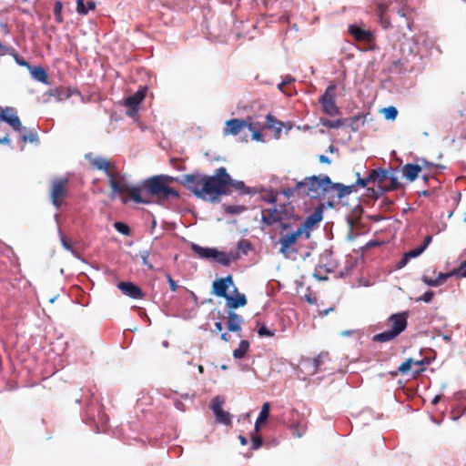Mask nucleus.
Returning a JSON list of instances; mask_svg holds the SVG:
<instances>
[{"mask_svg": "<svg viewBox=\"0 0 466 466\" xmlns=\"http://www.w3.org/2000/svg\"><path fill=\"white\" fill-rule=\"evenodd\" d=\"M355 190V185L345 186L332 182L327 175H313L302 180H295V185L283 188L281 194L288 198L309 197L312 199H320L325 194L337 191V198L341 199Z\"/></svg>", "mask_w": 466, "mask_h": 466, "instance_id": "obj_1", "label": "nucleus"}, {"mask_svg": "<svg viewBox=\"0 0 466 466\" xmlns=\"http://www.w3.org/2000/svg\"><path fill=\"white\" fill-rule=\"evenodd\" d=\"M230 175L224 167L218 168L214 175L205 176L202 190L205 191V200L216 201L219 196L228 195Z\"/></svg>", "mask_w": 466, "mask_h": 466, "instance_id": "obj_2", "label": "nucleus"}, {"mask_svg": "<svg viewBox=\"0 0 466 466\" xmlns=\"http://www.w3.org/2000/svg\"><path fill=\"white\" fill-rule=\"evenodd\" d=\"M143 188L148 195L161 199L177 198L179 197L178 192L165 185L158 176H153L144 180Z\"/></svg>", "mask_w": 466, "mask_h": 466, "instance_id": "obj_3", "label": "nucleus"}, {"mask_svg": "<svg viewBox=\"0 0 466 466\" xmlns=\"http://www.w3.org/2000/svg\"><path fill=\"white\" fill-rule=\"evenodd\" d=\"M336 85H329L319 99L323 112L329 116H335L339 114V107L336 105Z\"/></svg>", "mask_w": 466, "mask_h": 466, "instance_id": "obj_4", "label": "nucleus"}, {"mask_svg": "<svg viewBox=\"0 0 466 466\" xmlns=\"http://www.w3.org/2000/svg\"><path fill=\"white\" fill-rule=\"evenodd\" d=\"M181 184L194 193L198 198L205 199V191L202 190L205 183V175L186 174L181 176Z\"/></svg>", "mask_w": 466, "mask_h": 466, "instance_id": "obj_5", "label": "nucleus"}, {"mask_svg": "<svg viewBox=\"0 0 466 466\" xmlns=\"http://www.w3.org/2000/svg\"><path fill=\"white\" fill-rule=\"evenodd\" d=\"M68 180L63 177L54 178L51 182V201L58 209L62 206L63 199L67 196L66 185Z\"/></svg>", "mask_w": 466, "mask_h": 466, "instance_id": "obj_6", "label": "nucleus"}, {"mask_svg": "<svg viewBox=\"0 0 466 466\" xmlns=\"http://www.w3.org/2000/svg\"><path fill=\"white\" fill-rule=\"evenodd\" d=\"M323 218V205H320L315 208L312 214L308 216L304 222H302L299 228L305 233V238L308 239L310 237V230L316 224L320 222Z\"/></svg>", "mask_w": 466, "mask_h": 466, "instance_id": "obj_7", "label": "nucleus"}, {"mask_svg": "<svg viewBox=\"0 0 466 466\" xmlns=\"http://www.w3.org/2000/svg\"><path fill=\"white\" fill-rule=\"evenodd\" d=\"M0 119L9 124L15 131H25L26 128L21 124L16 111L13 107H5L0 113Z\"/></svg>", "mask_w": 466, "mask_h": 466, "instance_id": "obj_8", "label": "nucleus"}, {"mask_svg": "<svg viewBox=\"0 0 466 466\" xmlns=\"http://www.w3.org/2000/svg\"><path fill=\"white\" fill-rule=\"evenodd\" d=\"M236 287L231 275L218 279L213 282V294L225 299L229 296L227 293L228 289Z\"/></svg>", "mask_w": 466, "mask_h": 466, "instance_id": "obj_9", "label": "nucleus"}, {"mask_svg": "<svg viewBox=\"0 0 466 466\" xmlns=\"http://www.w3.org/2000/svg\"><path fill=\"white\" fill-rule=\"evenodd\" d=\"M377 8H378L379 16H380L381 22L384 24L385 27H388L390 25L389 18L391 17V15L393 14H396V15H400V17H401V18H405L406 17V12H405V10L403 8H398V9L391 8L390 10V15L388 17L387 16V11L389 9V5L386 2H380V3H378Z\"/></svg>", "mask_w": 466, "mask_h": 466, "instance_id": "obj_10", "label": "nucleus"}, {"mask_svg": "<svg viewBox=\"0 0 466 466\" xmlns=\"http://www.w3.org/2000/svg\"><path fill=\"white\" fill-rule=\"evenodd\" d=\"M284 217L283 209L273 207L262 210L261 219L266 226H272L276 223L281 222Z\"/></svg>", "mask_w": 466, "mask_h": 466, "instance_id": "obj_11", "label": "nucleus"}, {"mask_svg": "<svg viewBox=\"0 0 466 466\" xmlns=\"http://www.w3.org/2000/svg\"><path fill=\"white\" fill-rule=\"evenodd\" d=\"M409 313L407 311L401 313L392 314L389 318V321L392 324L391 330L398 337L403 332L408 325L407 319Z\"/></svg>", "mask_w": 466, "mask_h": 466, "instance_id": "obj_12", "label": "nucleus"}, {"mask_svg": "<svg viewBox=\"0 0 466 466\" xmlns=\"http://www.w3.org/2000/svg\"><path fill=\"white\" fill-rule=\"evenodd\" d=\"M239 258L238 250H230L229 252L219 251L217 248L214 252L213 259L224 267H228L233 260Z\"/></svg>", "mask_w": 466, "mask_h": 466, "instance_id": "obj_13", "label": "nucleus"}, {"mask_svg": "<svg viewBox=\"0 0 466 466\" xmlns=\"http://www.w3.org/2000/svg\"><path fill=\"white\" fill-rule=\"evenodd\" d=\"M117 288L124 295L128 296L131 299H138L143 297L141 289L132 282H119L117 284Z\"/></svg>", "mask_w": 466, "mask_h": 466, "instance_id": "obj_14", "label": "nucleus"}, {"mask_svg": "<svg viewBox=\"0 0 466 466\" xmlns=\"http://www.w3.org/2000/svg\"><path fill=\"white\" fill-rule=\"evenodd\" d=\"M248 119H238L233 118L229 119L226 122V127L224 129L225 135H238L241 131L243 127H248Z\"/></svg>", "mask_w": 466, "mask_h": 466, "instance_id": "obj_15", "label": "nucleus"}, {"mask_svg": "<svg viewBox=\"0 0 466 466\" xmlns=\"http://www.w3.org/2000/svg\"><path fill=\"white\" fill-rule=\"evenodd\" d=\"M234 292L236 293L234 297L229 295L226 299V307L228 309H238L247 305L246 296L242 293H239L236 287H234Z\"/></svg>", "mask_w": 466, "mask_h": 466, "instance_id": "obj_16", "label": "nucleus"}, {"mask_svg": "<svg viewBox=\"0 0 466 466\" xmlns=\"http://www.w3.org/2000/svg\"><path fill=\"white\" fill-rule=\"evenodd\" d=\"M85 157H86V159L89 160V162L93 166V167H95L98 170L105 171L107 177H108V174H113L109 170L110 163L105 157H93L91 154H86Z\"/></svg>", "mask_w": 466, "mask_h": 466, "instance_id": "obj_17", "label": "nucleus"}, {"mask_svg": "<svg viewBox=\"0 0 466 466\" xmlns=\"http://www.w3.org/2000/svg\"><path fill=\"white\" fill-rule=\"evenodd\" d=\"M244 321L243 318L234 312L233 310H228V321L227 327L228 331L231 332H239L241 331V324Z\"/></svg>", "mask_w": 466, "mask_h": 466, "instance_id": "obj_18", "label": "nucleus"}, {"mask_svg": "<svg viewBox=\"0 0 466 466\" xmlns=\"http://www.w3.org/2000/svg\"><path fill=\"white\" fill-rule=\"evenodd\" d=\"M350 33L358 41L370 43L373 39V35L370 31L365 30L356 25H352L350 26Z\"/></svg>", "mask_w": 466, "mask_h": 466, "instance_id": "obj_19", "label": "nucleus"}, {"mask_svg": "<svg viewBox=\"0 0 466 466\" xmlns=\"http://www.w3.org/2000/svg\"><path fill=\"white\" fill-rule=\"evenodd\" d=\"M147 87L139 89L136 94L127 96L125 99V106L127 107H131L133 110L137 109L140 103L144 100L146 96Z\"/></svg>", "mask_w": 466, "mask_h": 466, "instance_id": "obj_20", "label": "nucleus"}, {"mask_svg": "<svg viewBox=\"0 0 466 466\" xmlns=\"http://www.w3.org/2000/svg\"><path fill=\"white\" fill-rule=\"evenodd\" d=\"M191 249L192 251L202 259H213L215 248H205L201 247L198 244L192 243L191 244Z\"/></svg>", "mask_w": 466, "mask_h": 466, "instance_id": "obj_21", "label": "nucleus"}, {"mask_svg": "<svg viewBox=\"0 0 466 466\" xmlns=\"http://www.w3.org/2000/svg\"><path fill=\"white\" fill-rule=\"evenodd\" d=\"M269 411H270V403L265 402L262 405L261 410H260L258 417L257 418L256 422H255L254 431L256 432H258L260 431L261 425H263L267 422L268 416H269Z\"/></svg>", "mask_w": 466, "mask_h": 466, "instance_id": "obj_22", "label": "nucleus"}, {"mask_svg": "<svg viewBox=\"0 0 466 466\" xmlns=\"http://www.w3.org/2000/svg\"><path fill=\"white\" fill-rule=\"evenodd\" d=\"M302 235H305V233L299 227L296 230H294L291 233L282 234L281 237L279 238V240L283 241L284 247L292 246Z\"/></svg>", "mask_w": 466, "mask_h": 466, "instance_id": "obj_23", "label": "nucleus"}, {"mask_svg": "<svg viewBox=\"0 0 466 466\" xmlns=\"http://www.w3.org/2000/svg\"><path fill=\"white\" fill-rule=\"evenodd\" d=\"M421 167L418 164H406L403 167L404 177L410 182L419 177Z\"/></svg>", "mask_w": 466, "mask_h": 466, "instance_id": "obj_24", "label": "nucleus"}, {"mask_svg": "<svg viewBox=\"0 0 466 466\" xmlns=\"http://www.w3.org/2000/svg\"><path fill=\"white\" fill-rule=\"evenodd\" d=\"M28 70L31 74V76L35 81L41 82L43 84H48V76L44 67L31 66Z\"/></svg>", "mask_w": 466, "mask_h": 466, "instance_id": "obj_25", "label": "nucleus"}, {"mask_svg": "<svg viewBox=\"0 0 466 466\" xmlns=\"http://www.w3.org/2000/svg\"><path fill=\"white\" fill-rule=\"evenodd\" d=\"M369 114H359L348 119V126L352 131H359L365 124Z\"/></svg>", "mask_w": 466, "mask_h": 466, "instance_id": "obj_26", "label": "nucleus"}, {"mask_svg": "<svg viewBox=\"0 0 466 466\" xmlns=\"http://www.w3.org/2000/svg\"><path fill=\"white\" fill-rule=\"evenodd\" d=\"M369 175L371 183L380 184L386 181L389 177V172L381 167L372 169Z\"/></svg>", "mask_w": 466, "mask_h": 466, "instance_id": "obj_27", "label": "nucleus"}, {"mask_svg": "<svg viewBox=\"0 0 466 466\" xmlns=\"http://www.w3.org/2000/svg\"><path fill=\"white\" fill-rule=\"evenodd\" d=\"M234 189L242 195H248L250 193V189L245 185L243 181L235 180L230 177L228 182V190L231 192Z\"/></svg>", "mask_w": 466, "mask_h": 466, "instance_id": "obj_28", "label": "nucleus"}, {"mask_svg": "<svg viewBox=\"0 0 466 466\" xmlns=\"http://www.w3.org/2000/svg\"><path fill=\"white\" fill-rule=\"evenodd\" d=\"M130 198L137 204H149L150 200L142 197L138 187H132L127 192Z\"/></svg>", "mask_w": 466, "mask_h": 466, "instance_id": "obj_29", "label": "nucleus"}, {"mask_svg": "<svg viewBox=\"0 0 466 466\" xmlns=\"http://www.w3.org/2000/svg\"><path fill=\"white\" fill-rule=\"evenodd\" d=\"M249 342L246 339H242L238 347L233 350V357L236 360H241L245 357L246 353L248 351Z\"/></svg>", "mask_w": 466, "mask_h": 466, "instance_id": "obj_30", "label": "nucleus"}, {"mask_svg": "<svg viewBox=\"0 0 466 466\" xmlns=\"http://www.w3.org/2000/svg\"><path fill=\"white\" fill-rule=\"evenodd\" d=\"M397 336L394 334V332L391 329H389L376 334L372 339L375 342L384 343L394 339Z\"/></svg>", "mask_w": 466, "mask_h": 466, "instance_id": "obj_31", "label": "nucleus"}, {"mask_svg": "<svg viewBox=\"0 0 466 466\" xmlns=\"http://www.w3.org/2000/svg\"><path fill=\"white\" fill-rule=\"evenodd\" d=\"M252 246L249 240L242 238L237 243V248L239 253V257L242 255H247L248 251L251 249Z\"/></svg>", "mask_w": 466, "mask_h": 466, "instance_id": "obj_32", "label": "nucleus"}, {"mask_svg": "<svg viewBox=\"0 0 466 466\" xmlns=\"http://www.w3.org/2000/svg\"><path fill=\"white\" fill-rule=\"evenodd\" d=\"M319 121L320 124L327 128H339L345 123L342 119L330 120L323 117H321Z\"/></svg>", "mask_w": 466, "mask_h": 466, "instance_id": "obj_33", "label": "nucleus"}, {"mask_svg": "<svg viewBox=\"0 0 466 466\" xmlns=\"http://www.w3.org/2000/svg\"><path fill=\"white\" fill-rule=\"evenodd\" d=\"M109 185L112 189L111 196L116 194H122L125 192V188L120 187V183L115 179L114 174H108Z\"/></svg>", "mask_w": 466, "mask_h": 466, "instance_id": "obj_34", "label": "nucleus"}, {"mask_svg": "<svg viewBox=\"0 0 466 466\" xmlns=\"http://www.w3.org/2000/svg\"><path fill=\"white\" fill-rule=\"evenodd\" d=\"M216 421L224 425L231 424V416L229 412L222 410L221 411L215 414Z\"/></svg>", "mask_w": 466, "mask_h": 466, "instance_id": "obj_35", "label": "nucleus"}, {"mask_svg": "<svg viewBox=\"0 0 466 466\" xmlns=\"http://www.w3.org/2000/svg\"><path fill=\"white\" fill-rule=\"evenodd\" d=\"M224 404V399L220 396L215 397L211 402H210V409L213 411L214 414H217L218 412L221 411L222 405Z\"/></svg>", "mask_w": 466, "mask_h": 466, "instance_id": "obj_36", "label": "nucleus"}, {"mask_svg": "<svg viewBox=\"0 0 466 466\" xmlns=\"http://www.w3.org/2000/svg\"><path fill=\"white\" fill-rule=\"evenodd\" d=\"M246 210V207L241 205H228L225 207V212L230 215H238Z\"/></svg>", "mask_w": 466, "mask_h": 466, "instance_id": "obj_37", "label": "nucleus"}, {"mask_svg": "<svg viewBox=\"0 0 466 466\" xmlns=\"http://www.w3.org/2000/svg\"><path fill=\"white\" fill-rule=\"evenodd\" d=\"M62 9H63L62 2L56 1L55 5H54V15H55L56 21L58 24H61L64 21L63 16H62Z\"/></svg>", "mask_w": 466, "mask_h": 466, "instance_id": "obj_38", "label": "nucleus"}, {"mask_svg": "<svg viewBox=\"0 0 466 466\" xmlns=\"http://www.w3.org/2000/svg\"><path fill=\"white\" fill-rule=\"evenodd\" d=\"M384 117L388 120H394L397 117L398 110L395 106H388L382 109Z\"/></svg>", "mask_w": 466, "mask_h": 466, "instance_id": "obj_39", "label": "nucleus"}, {"mask_svg": "<svg viewBox=\"0 0 466 466\" xmlns=\"http://www.w3.org/2000/svg\"><path fill=\"white\" fill-rule=\"evenodd\" d=\"M114 228L117 232L122 235L128 236L130 234V228L124 222L116 221L114 223Z\"/></svg>", "mask_w": 466, "mask_h": 466, "instance_id": "obj_40", "label": "nucleus"}, {"mask_svg": "<svg viewBox=\"0 0 466 466\" xmlns=\"http://www.w3.org/2000/svg\"><path fill=\"white\" fill-rule=\"evenodd\" d=\"M279 243L280 244V249L279 252L286 258H289L291 254H296L297 250L292 248V246H287L284 247L283 241L279 240Z\"/></svg>", "mask_w": 466, "mask_h": 466, "instance_id": "obj_41", "label": "nucleus"}, {"mask_svg": "<svg viewBox=\"0 0 466 466\" xmlns=\"http://www.w3.org/2000/svg\"><path fill=\"white\" fill-rule=\"evenodd\" d=\"M252 446L251 449L256 451L258 450L263 444V439L258 435V432L251 434Z\"/></svg>", "mask_w": 466, "mask_h": 466, "instance_id": "obj_42", "label": "nucleus"}, {"mask_svg": "<svg viewBox=\"0 0 466 466\" xmlns=\"http://www.w3.org/2000/svg\"><path fill=\"white\" fill-rule=\"evenodd\" d=\"M58 234H59L60 241H61V244H62L63 248L65 249L70 251L74 256L77 257L76 251L72 248V246L64 238L60 228H58Z\"/></svg>", "mask_w": 466, "mask_h": 466, "instance_id": "obj_43", "label": "nucleus"}, {"mask_svg": "<svg viewBox=\"0 0 466 466\" xmlns=\"http://www.w3.org/2000/svg\"><path fill=\"white\" fill-rule=\"evenodd\" d=\"M25 133L22 135L21 138L24 143L30 142L35 143L38 141V137L36 133L30 132L26 133V130L24 131Z\"/></svg>", "mask_w": 466, "mask_h": 466, "instance_id": "obj_44", "label": "nucleus"}, {"mask_svg": "<svg viewBox=\"0 0 466 466\" xmlns=\"http://www.w3.org/2000/svg\"><path fill=\"white\" fill-rule=\"evenodd\" d=\"M414 360L412 359L406 360L403 363H401L399 367V372L402 374H406L409 370H410Z\"/></svg>", "mask_w": 466, "mask_h": 466, "instance_id": "obj_45", "label": "nucleus"}, {"mask_svg": "<svg viewBox=\"0 0 466 466\" xmlns=\"http://www.w3.org/2000/svg\"><path fill=\"white\" fill-rule=\"evenodd\" d=\"M150 255V252L149 250L147 249H144V250H141L139 252V257L141 258L142 259V263L144 266H147L149 269H152L153 268V266L152 264L149 263L148 261V257Z\"/></svg>", "mask_w": 466, "mask_h": 466, "instance_id": "obj_46", "label": "nucleus"}, {"mask_svg": "<svg viewBox=\"0 0 466 466\" xmlns=\"http://www.w3.org/2000/svg\"><path fill=\"white\" fill-rule=\"evenodd\" d=\"M248 128L252 132V139L256 141H263L262 134L257 130L252 123H248Z\"/></svg>", "mask_w": 466, "mask_h": 466, "instance_id": "obj_47", "label": "nucleus"}, {"mask_svg": "<svg viewBox=\"0 0 466 466\" xmlns=\"http://www.w3.org/2000/svg\"><path fill=\"white\" fill-rule=\"evenodd\" d=\"M452 273L454 276L466 278V260L459 268L452 269Z\"/></svg>", "mask_w": 466, "mask_h": 466, "instance_id": "obj_48", "label": "nucleus"}, {"mask_svg": "<svg viewBox=\"0 0 466 466\" xmlns=\"http://www.w3.org/2000/svg\"><path fill=\"white\" fill-rule=\"evenodd\" d=\"M292 429V435L297 438H301L305 432V429L301 428L299 423H294L290 425Z\"/></svg>", "mask_w": 466, "mask_h": 466, "instance_id": "obj_49", "label": "nucleus"}, {"mask_svg": "<svg viewBox=\"0 0 466 466\" xmlns=\"http://www.w3.org/2000/svg\"><path fill=\"white\" fill-rule=\"evenodd\" d=\"M160 179L164 182L165 185L168 186V184L170 183H173V182H178L181 184V177H171V176H167V175H157Z\"/></svg>", "mask_w": 466, "mask_h": 466, "instance_id": "obj_50", "label": "nucleus"}, {"mask_svg": "<svg viewBox=\"0 0 466 466\" xmlns=\"http://www.w3.org/2000/svg\"><path fill=\"white\" fill-rule=\"evenodd\" d=\"M258 334L259 337H273L275 332L263 325L258 329Z\"/></svg>", "mask_w": 466, "mask_h": 466, "instance_id": "obj_51", "label": "nucleus"}, {"mask_svg": "<svg viewBox=\"0 0 466 466\" xmlns=\"http://www.w3.org/2000/svg\"><path fill=\"white\" fill-rule=\"evenodd\" d=\"M10 55H12L15 60V62L21 66H25L27 69H29V67L31 66V65L26 61L25 60L23 57L19 56L15 51L14 53H9Z\"/></svg>", "mask_w": 466, "mask_h": 466, "instance_id": "obj_52", "label": "nucleus"}, {"mask_svg": "<svg viewBox=\"0 0 466 466\" xmlns=\"http://www.w3.org/2000/svg\"><path fill=\"white\" fill-rule=\"evenodd\" d=\"M76 12L79 15H86L88 13V9H86V5L84 3V0H77L76 1Z\"/></svg>", "mask_w": 466, "mask_h": 466, "instance_id": "obj_53", "label": "nucleus"}, {"mask_svg": "<svg viewBox=\"0 0 466 466\" xmlns=\"http://www.w3.org/2000/svg\"><path fill=\"white\" fill-rule=\"evenodd\" d=\"M356 175H357L358 178H357L356 183L354 184L355 187L360 186L362 187H365L368 186V184L371 183V181L370 180V175L365 178H361L360 176V173H357Z\"/></svg>", "mask_w": 466, "mask_h": 466, "instance_id": "obj_54", "label": "nucleus"}, {"mask_svg": "<svg viewBox=\"0 0 466 466\" xmlns=\"http://www.w3.org/2000/svg\"><path fill=\"white\" fill-rule=\"evenodd\" d=\"M423 251H424L423 248L418 247L416 248H413V249L406 252L405 254L410 259V258L419 257Z\"/></svg>", "mask_w": 466, "mask_h": 466, "instance_id": "obj_55", "label": "nucleus"}, {"mask_svg": "<svg viewBox=\"0 0 466 466\" xmlns=\"http://www.w3.org/2000/svg\"><path fill=\"white\" fill-rule=\"evenodd\" d=\"M388 178L390 180V185L389 187L390 190H395L400 187V183L399 182L397 177H395L394 175H389Z\"/></svg>", "mask_w": 466, "mask_h": 466, "instance_id": "obj_56", "label": "nucleus"}, {"mask_svg": "<svg viewBox=\"0 0 466 466\" xmlns=\"http://www.w3.org/2000/svg\"><path fill=\"white\" fill-rule=\"evenodd\" d=\"M454 276L452 270L447 273H440L436 278V280L439 281V286H441L444 281H446L449 278Z\"/></svg>", "mask_w": 466, "mask_h": 466, "instance_id": "obj_57", "label": "nucleus"}, {"mask_svg": "<svg viewBox=\"0 0 466 466\" xmlns=\"http://www.w3.org/2000/svg\"><path fill=\"white\" fill-rule=\"evenodd\" d=\"M433 296H434V292L431 290H428L419 299V300H422L426 303H430L432 300Z\"/></svg>", "mask_w": 466, "mask_h": 466, "instance_id": "obj_58", "label": "nucleus"}, {"mask_svg": "<svg viewBox=\"0 0 466 466\" xmlns=\"http://www.w3.org/2000/svg\"><path fill=\"white\" fill-rule=\"evenodd\" d=\"M423 282L430 287H439V281L436 279H429L426 276L422 277Z\"/></svg>", "mask_w": 466, "mask_h": 466, "instance_id": "obj_59", "label": "nucleus"}, {"mask_svg": "<svg viewBox=\"0 0 466 466\" xmlns=\"http://www.w3.org/2000/svg\"><path fill=\"white\" fill-rule=\"evenodd\" d=\"M167 282H168V284H169L170 289H171L172 291H176V290H177V282H176V281L171 278V276H170V275H167Z\"/></svg>", "mask_w": 466, "mask_h": 466, "instance_id": "obj_60", "label": "nucleus"}, {"mask_svg": "<svg viewBox=\"0 0 466 466\" xmlns=\"http://www.w3.org/2000/svg\"><path fill=\"white\" fill-rule=\"evenodd\" d=\"M15 49L13 47H7L2 45L0 42V55H5L8 53H14Z\"/></svg>", "mask_w": 466, "mask_h": 466, "instance_id": "obj_61", "label": "nucleus"}, {"mask_svg": "<svg viewBox=\"0 0 466 466\" xmlns=\"http://www.w3.org/2000/svg\"><path fill=\"white\" fill-rule=\"evenodd\" d=\"M409 260L410 258L407 257L406 254H404L402 258L398 262V268H401L405 267L408 264Z\"/></svg>", "mask_w": 466, "mask_h": 466, "instance_id": "obj_62", "label": "nucleus"}, {"mask_svg": "<svg viewBox=\"0 0 466 466\" xmlns=\"http://www.w3.org/2000/svg\"><path fill=\"white\" fill-rule=\"evenodd\" d=\"M294 81H295V78L292 76L287 75L282 80V85L288 86V85L293 83Z\"/></svg>", "mask_w": 466, "mask_h": 466, "instance_id": "obj_63", "label": "nucleus"}, {"mask_svg": "<svg viewBox=\"0 0 466 466\" xmlns=\"http://www.w3.org/2000/svg\"><path fill=\"white\" fill-rule=\"evenodd\" d=\"M264 200H265L266 202H268V203L275 204V203H276V201H277V197H276V195H274V194H270L269 196L265 197V198H264Z\"/></svg>", "mask_w": 466, "mask_h": 466, "instance_id": "obj_64", "label": "nucleus"}]
</instances>
